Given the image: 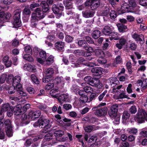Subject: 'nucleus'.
<instances>
[{
	"instance_id": "f257e3e1",
	"label": "nucleus",
	"mask_w": 147,
	"mask_h": 147,
	"mask_svg": "<svg viewBox=\"0 0 147 147\" xmlns=\"http://www.w3.org/2000/svg\"><path fill=\"white\" fill-rule=\"evenodd\" d=\"M135 119L139 123L144 122L145 120L147 121V113L144 109H138L136 115Z\"/></svg>"
},
{
	"instance_id": "f03ea898",
	"label": "nucleus",
	"mask_w": 147,
	"mask_h": 147,
	"mask_svg": "<svg viewBox=\"0 0 147 147\" xmlns=\"http://www.w3.org/2000/svg\"><path fill=\"white\" fill-rule=\"evenodd\" d=\"M100 4V1L99 0H87L85 5L86 6H90L91 9L94 10L99 7Z\"/></svg>"
},
{
	"instance_id": "7ed1b4c3",
	"label": "nucleus",
	"mask_w": 147,
	"mask_h": 147,
	"mask_svg": "<svg viewBox=\"0 0 147 147\" xmlns=\"http://www.w3.org/2000/svg\"><path fill=\"white\" fill-rule=\"evenodd\" d=\"M20 13L19 12H16L14 16V21L13 24L14 27L16 28L20 27L21 26V22L20 20Z\"/></svg>"
},
{
	"instance_id": "20e7f679",
	"label": "nucleus",
	"mask_w": 147,
	"mask_h": 147,
	"mask_svg": "<svg viewBox=\"0 0 147 147\" xmlns=\"http://www.w3.org/2000/svg\"><path fill=\"white\" fill-rule=\"evenodd\" d=\"M129 7L128 8V9H133L134 11L136 13H138L140 11L139 6L136 5L135 2L133 0L129 1Z\"/></svg>"
},
{
	"instance_id": "39448f33",
	"label": "nucleus",
	"mask_w": 147,
	"mask_h": 147,
	"mask_svg": "<svg viewBox=\"0 0 147 147\" xmlns=\"http://www.w3.org/2000/svg\"><path fill=\"white\" fill-rule=\"evenodd\" d=\"M41 115V112L39 110H33L30 111L29 113V117L33 120L38 118Z\"/></svg>"
},
{
	"instance_id": "423d86ee",
	"label": "nucleus",
	"mask_w": 147,
	"mask_h": 147,
	"mask_svg": "<svg viewBox=\"0 0 147 147\" xmlns=\"http://www.w3.org/2000/svg\"><path fill=\"white\" fill-rule=\"evenodd\" d=\"M64 132L62 131L58 130L56 131L54 133V138L55 140L62 141L63 140V138L61 137L64 134Z\"/></svg>"
},
{
	"instance_id": "0eeeda50",
	"label": "nucleus",
	"mask_w": 147,
	"mask_h": 147,
	"mask_svg": "<svg viewBox=\"0 0 147 147\" xmlns=\"http://www.w3.org/2000/svg\"><path fill=\"white\" fill-rule=\"evenodd\" d=\"M107 108L104 107L97 109L95 112V114L99 117L103 116L107 114Z\"/></svg>"
},
{
	"instance_id": "6e6552de",
	"label": "nucleus",
	"mask_w": 147,
	"mask_h": 147,
	"mask_svg": "<svg viewBox=\"0 0 147 147\" xmlns=\"http://www.w3.org/2000/svg\"><path fill=\"white\" fill-rule=\"evenodd\" d=\"M35 13H32L35 15V17L36 18H38L39 19H42L45 16V14L43 11L41 9L38 8L35 10Z\"/></svg>"
},
{
	"instance_id": "1a4fd4ad",
	"label": "nucleus",
	"mask_w": 147,
	"mask_h": 147,
	"mask_svg": "<svg viewBox=\"0 0 147 147\" xmlns=\"http://www.w3.org/2000/svg\"><path fill=\"white\" fill-rule=\"evenodd\" d=\"M127 42V40L123 36L121 37L119 40V43H117L116 46L119 49H121L123 46L125 45Z\"/></svg>"
},
{
	"instance_id": "9d476101",
	"label": "nucleus",
	"mask_w": 147,
	"mask_h": 147,
	"mask_svg": "<svg viewBox=\"0 0 147 147\" xmlns=\"http://www.w3.org/2000/svg\"><path fill=\"white\" fill-rule=\"evenodd\" d=\"M132 37L137 41L141 42L144 39V36L142 34L139 35L137 34L134 33L132 35Z\"/></svg>"
},
{
	"instance_id": "9b49d317",
	"label": "nucleus",
	"mask_w": 147,
	"mask_h": 147,
	"mask_svg": "<svg viewBox=\"0 0 147 147\" xmlns=\"http://www.w3.org/2000/svg\"><path fill=\"white\" fill-rule=\"evenodd\" d=\"M39 121L40 122V125L41 126L42 128L45 126H50L49 125L50 121L49 119H43L40 118L39 119Z\"/></svg>"
},
{
	"instance_id": "f8f14e48",
	"label": "nucleus",
	"mask_w": 147,
	"mask_h": 147,
	"mask_svg": "<svg viewBox=\"0 0 147 147\" xmlns=\"http://www.w3.org/2000/svg\"><path fill=\"white\" fill-rule=\"evenodd\" d=\"M52 139L53 140H52L53 144L56 143L54 136H53L52 134L49 133L47 134L45 136L44 140L49 141H51Z\"/></svg>"
},
{
	"instance_id": "ddd939ff",
	"label": "nucleus",
	"mask_w": 147,
	"mask_h": 147,
	"mask_svg": "<svg viewBox=\"0 0 147 147\" xmlns=\"http://www.w3.org/2000/svg\"><path fill=\"white\" fill-rule=\"evenodd\" d=\"M102 69L101 67H95L92 69V71L93 73H94V74L95 76H98L102 74Z\"/></svg>"
},
{
	"instance_id": "4468645a",
	"label": "nucleus",
	"mask_w": 147,
	"mask_h": 147,
	"mask_svg": "<svg viewBox=\"0 0 147 147\" xmlns=\"http://www.w3.org/2000/svg\"><path fill=\"white\" fill-rule=\"evenodd\" d=\"M93 84L92 86H94L98 88H100L102 87V84L100 83L99 80L97 79H93L92 82Z\"/></svg>"
},
{
	"instance_id": "2eb2a0df",
	"label": "nucleus",
	"mask_w": 147,
	"mask_h": 147,
	"mask_svg": "<svg viewBox=\"0 0 147 147\" xmlns=\"http://www.w3.org/2000/svg\"><path fill=\"white\" fill-rule=\"evenodd\" d=\"M23 68L25 70L30 71H34L35 69L34 67L30 64L27 63L24 65Z\"/></svg>"
},
{
	"instance_id": "dca6fc26",
	"label": "nucleus",
	"mask_w": 147,
	"mask_h": 147,
	"mask_svg": "<svg viewBox=\"0 0 147 147\" xmlns=\"http://www.w3.org/2000/svg\"><path fill=\"white\" fill-rule=\"evenodd\" d=\"M38 20L36 17H35V15L32 13L31 15V24L32 27H34L36 26L37 24Z\"/></svg>"
},
{
	"instance_id": "f3484780",
	"label": "nucleus",
	"mask_w": 147,
	"mask_h": 147,
	"mask_svg": "<svg viewBox=\"0 0 147 147\" xmlns=\"http://www.w3.org/2000/svg\"><path fill=\"white\" fill-rule=\"evenodd\" d=\"M46 76H53V75L54 73L53 69L51 67L46 68L44 71Z\"/></svg>"
},
{
	"instance_id": "a211bd4d",
	"label": "nucleus",
	"mask_w": 147,
	"mask_h": 147,
	"mask_svg": "<svg viewBox=\"0 0 147 147\" xmlns=\"http://www.w3.org/2000/svg\"><path fill=\"white\" fill-rule=\"evenodd\" d=\"M21 77L19 76H16L14 77L12 82V85L16 86L20 83L21 81Z\"/></svg>"
},
{
	"instance_id": "6ab92c4d",
	"label": "nucleus",
	"mask_w": 147,
	"mask_h": 147,
	"mask_svg": "<svg viewBox=\"0 0 147 147\" xmlns=\"http://www.w3.org/2000/svg\"><path fill=\"white\" fill-rule=\"evenodd\" d=\"M95 53L97 56L100 55L102 57H104L105 55H107L108 57L111 56V54L110 53H108V55H106L104 52L100 49H96L95 52Z\"/></svg>"
},
{
	"instance_id": "aec40b11",
	"label": "nucleus",
	"mask_w": 147,
	"mask_h": 147,
	"mask_svg": "<svg viewBox=\"0 0 147 147\" xmlns=\"http://www.w3.org/2000/svg\"><path fill=\"white\" fill-rule=\"evenodd\" d=\"M109 36L110 37V39L112 40L113 39L115 40H118L119 39L118 37V34L117 33L113 32L110 33L109 34Z\"/></svg>"
},
{
	"instance_id": "412c9836",
	"label": "nucleus",
	"mask_w": 147,
	"mask_h": 147,
	"mask_svg": "<svg viewBox=\"0 0 147 147\" xmlns=\"http://www.w3.org/2000/svg\"><path fill=\"white\" fill-rule=\"evenodd\" d=\"M123 86L122 85H120L113 87V88L112 92L113 94H118L120 93L121 92V90L120 89Z\"/></svg>"
},
{
	"instance_id": "4be33fe9",
	"label": "nucleus",
	"mask_w": 147,
	"mask_h": 147,
	"mask_svg": "<svg viewBox=\"0 0 147 147\" xmlns=\"http://www.w3.org/2000/svg\"><path fill=\"white\" fill-rule=\"evenodd\" d=\"M55 46L57 49L61 50L64 49V43L62 42H58L55 44Z\"/></svg>"
},
{
	"instance_id": "5701e85b",
	"label": "nucleus",
	"mask_w": 147,
	"mask_h": 147,
	"mask_svg": "<svg viewBox=\"0 0 147 147\" xmlns=\"http://www.w3.org/2000/svg\"><path fill=\"white\" fill-rule=\"evenodd\" d=\"M41 5L42 6L43 11L46 12L49 10V7L46 2L45 1H42L41 2Z\"/></svg>"
},
{
	"instance_id": "b1692460",
	"label": "nucleus",
	"mask_w": 147,
	"mask_h": 147,
	"mask_svg": "<svg viewBox=\"0 0 147 147\" xmlns=\"http://www.w3.org/2000/svg\"><path fill=\"white\" fill-rule=\"evenodd\" d=\"M127 132L130 134L136 135L138 132V129L135 128H128L127 130Z\"/></svg>"
},
{
	"instance_id": "393cba45",
	"label": "nucleus",
	"mask_w": 147,
	"mask_h": 147,
	"mask_svg": "<svg viewBox=\"0 0 147 147\" xmlns=\"http://www.w3.org/2000/svg\"><path fill=\"white\" fill-rule=\"evenodd\" d=\"M21 107L20 105H18L15 106L13 108V110L16 115H19L21 113Z\"/></svg>"
},
{
	"instance_id": "a878e982",
	"label": "nucleus",
	"mask_w": 147,
	"mask_h": 147,
	"mask_svg": "<svg viewBox=\"0 0 147 147\" xmlns=\"http://www.w3.org/2000/svg\"><path fill=\"white\" fill-rule=\"evenodd\" d=\"M84 80L85 82L87 84L91 85L92 84H93L92 82L93 80V78L90 76H86L84 78Z\"/></svg>"
},
{
	"instance_id": "bb28decb",
	"label": "nucleus",
	"mask_w": 147,
	"mask_h": 147,
	"mask_svg": "<svg viewBox=\"0 0 147 147\" xmlns=\"http://www.w3.org/2000/svg\"><path fill=\"white\" fill-rule=\"evenodd\" d=\"M111 31L110 28L108 26H105L102 30V32L105 35H109Z\"/></svg>"
},
{
	"instance_id": "cd10ccee",
	"label": "nucleus",
	"mask_w": 147,
	"mask_h": 147,
	"mask_svg": "<svg viewBox=\"0 0 147 147\" xmlns=\"http://www.w3.org/2000/svg\"><path fill=\"white\" fill-rule=\"evenodd\" d=\"M100 32L98 30H96L94 31L92 34V36L94 38H97L100 36Z\"/></svg>"
},
{
	"instance_id": "c85d7f7f",
	"label": "nucleus",
	"mask_w": 147,
	"mask_h": 147,
	"mask_svg": "<svg viewBox=\"0 0 147 147\" xmlns=\"http://www.w3.org/2000/svg\"><path fill=\"white\" fill-rule=\"evenodd\" d=\"M82 14L83 16L86 18H88L92 17L93 16V13L90 11H83Z\"/></svg>"
},
{
	"instance_id": "c756f323",
	"label": "nucleus",
	"mask_w": 147,
	"mask_h": 147,
	"mask_svg": "<svg viewBox=\"0 0 147 147\" xmlns=\"http://www.w3.org/2000/svg\"><path fill=\"white\" fill-rule=\"evenodd\" d=\"M53 79V76H46V77L42 79L43 82L47 83L51 82Z\"/></svg>"
},
{
	"instance_id": "7c9ffc66",
	"label": "nucleus",
	"mask_w": 147,
	"mask_h": 147,
	"mask_svg": "<svg viewBox=\"0 0 147 147\" xmlns=\"http://www.w3.org/2000/svg\"><path fill=\"white\" fill-rule=\"evenodd\" d=\"M84 91L87 93H92L93 92V90L92 88L90 86H86L84 88Z\"/></svg>"
},
{
	"instance_id": "2f4dec72",
	"label": "nucleus",
	"mask_w": 147,
	"mask_h": 147,
	"mask_svg": "<svg viewBox=\"0 0 147 147\" xmlns=\"http://www.w3.org/2000/svg\"><path fill=\"white\" fill-rule=\"evenodd\" d=\"M7 78V74L4 73L0 76V83L3 84Z\"/></svg>"
},
{
	"instance_id": "473e14b6",
	"label": "nucleus",
	"mask_w": 147,
	"mask_h": 147,
	"mask_svg": "<svg viewBox=\"0 0 147 147\" xmlns=\"http://www.w3.org/2000/svg\"><path fill=\"white\" fill-rule=\"evenodd\" d=\"M31 78L34 83L36 84H39V81L35 74H32L31 76Z\"/></svg>"
},
{
	"instance_id": "72a5a7b5",
	"label": "nucleus",
	"mask_w": 147,
	"mask_h": 147,
	"mask_svg": "<svg viewBox=\"0 0 147 147\" xmlns=\"http://www.w3.org/2000/svg\"><path fill=\"white\" fill-rule=\"evenodd\" d=\"M10 107L9 104L8 103L3 104L1 107V111H8Z\"/></svg>"
},
{
	"instance_id": "f704fd0d",
	"label": "nucleus",
	"mask_w": 147,
	"mask_h": 147,
	"mask_svg": "<svg viewBox=\"0 0 147 147\" xmlns=\"http://www.w3.org/2000/svg\"><path fill=\"white\" fill-rule=\"evenodd\" d=\"M46 62L47 65H51L54 62V57L52 55L49 56L46 60Z\"/></svg>"
},
{
	"instance_id": "c9c22d12",
	"label": "nucleus",
	"mask_w": 147,
	"mask_h": 147,
	"mask_svg": "<svg viewBox=\"0 0 147 147\" xmlns=\"http://www.w3.org/2000/svg\"><path fill=\"white\" fill-rule=\"evenodd\" d=\"M119 31L120 32H124L127 29V27L124 25L121 24L118 27Z\"/></svg>"
},
{
	"instance_id": "e433bc0d",
	"label": "nucleus",
	"mask_w": 147,
	"mask_h": 147,
	"mask_svg": "<svg viewBox=\"0 0 147 147\" xmlns=\"http://www.w3.org/2000/svg\"><path fill=\"white\" fill-rule=\"evenodd\" d=\"M25 51L26 53L28 55L31 54L32 53V49L29 45H27L25 47Z\"/></svg>"
},
{
	"instance_id": "4c0bfd02",
	"label": "nucleus",
	"mask_w": 147,
	"mask_h": 147,
	"mask_svg": "<svg viewBox=\"0 0 147 147\" xmlns=\"http://www.w3.org/2000/svg\"><path fill=\"white\" fill-rule=\"evenodd\" d=\"M117 112L115 111H111L109 112L108 114L113 119H114V118L116 117L117 116Z\"/></svg>"
},
{
	"instance_id": "58836bf2",
	"label": "nucleus",
	"mask_w": 147,
	"mask_h": 147,
	"mask_svg": "<svg viewBox=\"0 0 147 147\" xmlns=\"http://www.w3.org/2000/svg\"><path fill=\"white\" fill-rule=\"evenodd\" d=\"M8 93L9 94H13L16 91V88L14 86H11L8 88Z\"/></svg>"
},
{
	"instance_id": "ea45409f",
	"label": "nucleus",
	"mask_w": 147,
	"mask_h": 147,
	"mask_svg": "<svg viewBox=\"0 0 147 147\" xmlns=\"http://www.w3.org/2000/svg\"><path fill=\"white\" fill-rule=\"evenodd\" d=\"M39 55L41 58H43L44 60H46L47 55L46 52L45 51L43 50H41L39 52Z\"/></svg>"
},
{
	"instance_id": "a19ab883",
	"label": "nucleus",
	"mask_w": 147,
	"mask_h": 147,
	"mask_svg": "<svg viewBox=\"0 0 147 147\" xmlns=\"http://www.w3.org/2000/svg\"><path fill=\"white\" fill-rule=\"evenodd\" d=\"M29 55H24L23 57V59L28 61L32 62L33 61V59L32 57Z\"/></svg>"
},
{
	"instance_id": "79ce46f5",
	"label": "nucleus",
	"mask_w": 147,
	"mask_h": 147,
	"mask_svg": "<svg viewBox=\"0 0 147 147\" xmlns=\"http://www.w3.org/2000/svg\"><path fill=\"white\" fill-rule=\"evenodd\" d=\"M130 115L128 112L125 111L124 112L122 115V119L124 121L125 120L129 117Z\"/></svg>"
},
{
	"instance_id": "37998d69",
	"label": "nucleus",
	"mask_w": 147,
	"mask_h": 147,
	"mask_svg": "<svg viewBox=\"0 0 147 147\" xmlns=\"http://www.w3.org/2000/svg\"><path fill=\"white\" fill-rule=\"evenodd\" d=\"M121 59L120 56H118L116 58L115 62H114L113 64V65L114 66H116V65L117 64L121 63Z\"/></svg>"
},
{
	"instance_id": "c03bdc74",
	"label": "nucleus",
	"mask_w": 147,
	"mask_h": 147,
	"mask_svg": "<svg viewBox=\"0 0 147 147\" xmlns=\"http://www.w3.org/2000/svg\"><path fill=\"white\" fill-rule=\"evenodd\" d=\"M103 57L101 56V57L97 60L98 63L101 64H103L106 63H107V60L106 59Z\"/></svg>"
},
{
	"instance_id": "a18cd8bd",
	"label": "nucleus",
	"mask_w": 147,
	"mask_h": 147,
	"mask_svg": "<svg viewBox=\"0 0 147 147\" xmlns=\"http://www.w3.org/2000/svg\"><path fill=\"white\" fill-rule=\"evenodd\" d=\"M12 127L7 128L6 131V134L7 136L9 137H11L13 135V132L12 131Z\"/></svg>"
},
{
	"instance_id": "49530a36",
	"label": "nucleus",
	"mask_w": 147,
	"mask_h": 147,
	"mask_svg": "<svg viewBox=\"0 0 147 147\" xmlns=\"http://www.w3.org/2000/svg\"><path fill=\"white\" fill-rule=\"evenodd\" d=\"M58 90L57 89H52L50 91V94L53 97L56 98L57 96L56 94Z\"/></svg>"
},
{
	"instance_id": "de8ad7c7",
	"label": "nucleus",
	"mask_w": 147,
	"mask_h": 147,
	"mask_svg": "<svg viewBox=\"0 0 147 147\" xmlns=\"http://www.w3.org/2000/svg\"><path fill=\"white\" fill-rule=\"evenodd\" d=\"M69 0L66 1V5H65L66 9H70L72 8V3L70 0Z\"/></svg>"
},
{
	"instance_id": "09e8293b",
	"label": "nucleus",
	"mask_w": 147,
	"mask_h": 147,
	"mask_svg": "<svg viewBox=\"0 0 147 147\" xmlns=\"http://www.w3.org/2000/svg\"><path fill=\"white\" fill-rule=\"evenodd\" d=\"M6 126L7 128L12 127L10 120L9 119L6 120L3 124Z\"/></svg>"
},
{
	"instance_id": "8fccbe9b",
	"label": "nucleus",
	"mask_w": 147,
	"mask_h": 147,
	"mask_svg": "<svg viewBox=\"0 0 147 147\" xmlns=\"http://www.w3.org/2000/svg\"><path fill=\"white\" fill-rule=\"evenodd\" d=\"M129 111L131 114L135 113L137 111V109L136 107L134 105L132 106L129 108Z\"/></svg>"
},
{
	"instance_id": "3c124183",
	"label": "nucleus",
	"mask_w": 147,
	"mask_h": 147,
	"mask_svg": "<svg viewBox=\"0 0 147 147\" xmlns=\"http://www.w3.org/2000/svg\"><path fill=\"white\" fill-rule=\"evenodd\" d=\"M31 13V11L29 8L25 7L23 11V14L24 15H29Z\"/></svg>"
},
{
	"instance_id": "603ef678",
	"label": "nucleus",
	"mask_w": 147,
	"mask_h": 147,
	"mask_svg": "<svg viewBox=\"0 0 147 147\" xmlns=\"http://www.w3.org/2000/svg\"><path fill=\"white\" fill-rule=\"evenodd\" d=\"M140 135L144 137H147V129H143L140 132Z\"/></svg>"
},
{
	"instance_id": "864d4df0",
	"label": "nucleus",
	"mask_w": 147,
	"mask_h": 147,
	"mask_svg": "<svg viewBox=\"0 0 147 147\" xmlns=\"http://www.w3.org/2000/svg\"><path fill=\"white\" fill-rule=\"evenodd\" d=\"M54 84L53 83H50L46 85L45 87L46 90H49L53 88Z\"/></svg>"
},
{
	"instance_id": "5fc2aeb1",
	"label": "nucleus",
	"mask_w": 147,
	"mask_h": 147,
	"mask_svg": "<svg viewBox=\"0 0 147 147\" xmlns=\"http://www.w3.org/2000/svg\"><path fill=\"white\" fill-rule=\"evenodd\" d=\"M52 9L54 13H57L59 12V9L55 5H53L52 6Z\"/></svg>"
},
{
	"instance_id": "6e6d98bb",
	"label": "nucleus",
	"mask_w": 147,
	"mask_h": 147,
	"mask_svg": "<svg viewBox=\"0 0 147 147\" xmlns=\"http://www.w3.org/2000/svg\"><path fill=\"white\" fill-rule=\"evenodd\" d=\"M141 86L144 89L147 88V79H145L143 80L141 84Z\"/></svg>"
},
{
	"instance_id": "4d7b16f0",
	"label": "nucleus",
	"mask_w": 147,
	"mask_h": 147,
	"mask_svg": "<svg viewBox=\"0 0 147 147\" xmlns=\"http://www.w3.org/2000/svg\"><path fill=\"white\" fill-rule=\"evenodd\" d=\"M80 99L82 102H86L88 101V98L86 95H84L80 97Z\"/></svg>"
},
{
	"instance_id": "13d9d810",
	"label": "nucleus",
	"mask_w": 147,
	"mask_h": 147,
	"mask_svg": "<svg viewBox=\"0 0 147 147\" xmlns=\"http://www.w3.org/2000/svg\"><path fill=\"white\" fill-rule=\"evenodd\" d=\"M107 92V90H105L102 93L100 94L98 97V100L100 101L102 100V99L105 96Z\"/></svg>"
},
{
	"instance_id": "bf43d9fd",
	"label": "nucleus",
	"mask_w": 147,
	"mask_h": 147,
	"mask_svg": "<svg viewBox=\"0 0 147 147\" xmlns=\"http://www.w3.org/2000/svg\"><path fill=\"white\" fill-rule=\"evenodd\" d=\"M93 129L92 126L91 125L85 127L84 128V129L85 131L87 132H91Z\"/></svg>"
},
{
	"instance_id": "052dcab7",
	"label": "nucleus",
	"mask_w": 147,
	"mask_h": 147,
	"mask_svg": "<svg viewBox=\"0 0 147 147\" xmlns=\"http://www.w3.org/2000/svg\"><path fill=\"white\" fill-rule=\"evenodd\" d=\"M21 96H18V97L10 96V97L9 99L11 100L18 102L21 99Z\"/></svg>"
},
{
	"instance_id": "680f3d73",
	"label": "nucleus",
	"mask_w": 147,
	"mask_h": 147,
	"mask_svg": "<svg viewBox=\"0 0 147 147\" xmlns=\"http://www.w3.org/2000/svg\"><path fill=\"white\" fill-rule=\"evenodd\" d=\"M7 78L6 81L7 83H9L11 82L12 80L13 81L14 77L12 74L9 75L8 76H7Z\"/></svg>"
},
{
	"instance_id": "e2e57ef3",
	"label": "nucleus",
	"mask_w": 147,
	"mask_h": 147,
	"mask_svg": "<svg viewBox=\"0 0 147 147\" xmlns=\"http://www.w3.org/2000/svg\"><path fill=\"white\" fill-rule=\"evenodd\" d=\"M71 89L72 91L76 92L79 90V87L76 85H73L71 87Z\"/></svg>"
},
{
	"instance_id": "0e129e2a",
	"label": "nucleus",
	"mask_w": 147,
	"mask_h": 147,
	"mask_svg": "<svg viewBox=\"0 0 147 147\" xmlns=\"http://www.w3.org/2000/svg\"><path fill=\"white\" fill-rule=\"evenodd\" d=\"M109 81H110L111 83L112 84H117V83L118 82L117 79L115 77H113L110 79Z\"/></svg>"
},
{
	"instance_id": "69168bd1",
	"label": "nucleus",
	"mask_w": 147,
	"mask_h": 147,
	"mask_svg": "<svg viewBox=\"0 0 147 147\" xmlns=\"http://www.w3.org/2000/svg\"><path fill=\"white\" fill-rule=\"evenodd\" d=\"M110 15L111 18L112 19H115L117 17L116 13L114 11H111Z\"/></svg>"
},
{
	"instance_id": "338daca9",
	"label": "nucleus",
	"mask_w": 147,
	"mask_h": 147,
	"mask_svg": "<svg viewBox=\"0 0 147 147\" xmlns=\"http://www.w3.org/2000/svg\"><path fill=\"white\" fill-rule=\"evenodd\" d=\"M26 89L29 93L31 94H33L35 93V91L34 89L31 87H28Z\"/></svg>"
},
{
	"instance_id": "774afa93",
	"label": "nucleus",
	"mask_w": 147,
	"mask_h": 147,
	"mask_svg": "<svg viewBox=\"0 0 147 147\" xmlns=\"http://www.w3.org/2000/svg\"><path fill=\"white\" fill-rule=\"evenodd\" d=\"M138 2L140 5L143 6L147 5V0H139Z\"/></svg>"
}]
</instances>
